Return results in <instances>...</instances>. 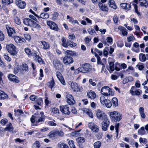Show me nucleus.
Wrapping results in <instances>:
<instances>
[{
  "label": "nucleus",
  "instance_id": "f257e3e1",
  "mask_svg": "<svg viewBox=\"0 0 148 148\" xmlns=\"http://www.w3.org/2000/svg\"><path fill=\"white\" fill-rule=\"evenodd\" d=\"M109 115L111 120L115 122L119 121L122 118V115L117 111L110 112Z\"/></svg>",
  "mask_w": 148,
  "mask_h": 148
},
{
  "label": "nucleus",
  "instance_id": "f03ea898",
  "mask_svg": "<svg viewBox=\"0 0 148 148\" xmlns=\"http://www.w3.org/2000/svg\"><path fill=\"white\" fill-rule=\"evenodd\" d=\"M32 19H24L23 23L25 25L30 26H33L38 28L40 27V25L34 21ZM35 20V19H33Z\"/></svg>",
  "mask_w": 148,
  "mask_h": 148
},
{
  "label": "nucleus",
  "instance_id": "7ed1b4c3",
  "mask_svg": "<svg viewBox=\"0 0 148 148\" xmlns=\"http://www.w3.org/2000/svg\"><path fill=\"white\" fill-rule=\"evenodd\" d=\"M6 48L8 51L11 55H14L16 54V48L13 44H10L7 45Z\"/></svg>",
  "mask_w": 148,
  "mask_h": 148
},
{
  "label": "nucleus",
  "instance_id": "20e7f679",
  "mask_svg": "<svg viewBox=\"0 0 148 148\" xmlns=\"http://www.w3.org/2000/svg\"><path fill=\"white\" fill-rule=\"evenodd\" d=\"M45 120L44 116H41L40 117H38L35 115H33L31 118V121L32 123L36 122V123L43 122Z\"/></svg>",
  "mask_w": 148,
  "mask_h": 148
},
{
  "label": "nucleus",
  "instance_id": "39448f33",
  "mask_svg": "<svg viewBox=\"0 0 148 148\" xmlns=\"http://www.w3.org/2000/svg\"><path fill=\"white\" fill-rule=\"evenodd\" d=\"M71 86L72 90L74 92H82L83 90V88L82 86L79 85L75 82H71Z\"/></svg>",
  "mask_w": 148,
  "mask_h": 148
},
{
  "label": "nucleus",
  "instance_id": "423d86ee",
  "mask_svg": "<svg viewBox=\"0 0 148 148\" xmlns=\"http://www.w3.org/2000/svg\"><path fill=\"white\" fill-rule=\"evenodd\" d=\"M77 70L79 72L86 73L90 70V66L89 64L86 63L82 65V67L78 68Z\"/></svg>",
  "mask_w": 148,
  "mask_h": 148
},
{
  "label": "nucleus",
  "instance_id": "0eeeda50",
  "mask_svg": "<svg viewBox=\"0 0 148 148\" xmlns=\"http://www.w3.org/2000/svg\"><path fill=\"white\" fill-rule=\"evenodd\" d=\"M96 116L97 118L99 119L104 120L108 118L105 113L99 109L96 111Z\"/></svg>",
  "mask_w": 148,
  "mask_h": 148
},
{
  "label": "nucleus",
  "instance_id": "6e6552de",
  "mask_svg": "<svg viewBox=\"0 0 148 148\" xmlns=\"http://www.w3.org/2000/svg\"><path fill=\"white\" fill-rule=\"evenodd\" d=\"M101 124L102 130L104 131H106L110 124V121L108 118L103 120Z\"/></svg>",
  "mask_w": 148,
  "mask_h": 148
},
{
  "label": "nucleus",
  "instance_id": "1a4fd4ad",
  "mask_svg": "<svg viewBox=\"0 0 148 148\" xmlns=\"http://www.w3.org/2000/svg\"><path fill=\"white\" fill-rule=\"evenodd\" d=\"M69 107L67 105L60 106V110L62 113L66 115H69L70 112L69 110Z\"/></svg>",
  "mask_w": 148,
  "mask_h": 148
},
{
  "label": "nucleus",
  "instance_id": "9d476101",
  "mask_svg": "<svg viewBox=\"0 0 148 148\" xmlns=\"http://www.w3.org/2000/svg\"><path fill=\"white\" fill-rule=\"evenodd\" d=\"M6 29L9 36L12 37L16 35V32L13 28L9 27L8 25H6Z\"/></svg>",
  "mask_w": 148,
  "mask_h": 148
},
{
  "label": "nucleus",
  "instance_id": "9b49d317",
  "mask_svg": "<svg viewBox=\"0 0 148 148\" xmlns=\"http://www.w3.org/2000/svg\"><path fill=\"white\" fill-rule=\"evenodd\" d=\"M89 127L93 132H97L99 131L98 127L95 123L92 122H90L88 124Z\"/></svg>",
  "mask_w": 148,
  "mask_h": 148
},
{
  "label": "nucleus",
  "instance_id": "f8f14e48",
  "mask_svg": "<svg viewBox=\"0 0 148 148\" xmlns=\"http://www.w3.org/2000/svg\"><path fill=\"white\" fill-rule=\"evenodd\" d=\"M110 88L108 86H104L101 88V92L104 95L107 96L110 95Z\"/></svg>",
  "mask_w": 148,
  "mask_h": 148
},
{
  "label": "nucleus",
  "instance_id": "ddd939ff",
  "mask_svg": "<svg viewBox=\"0 0 148 148\" xmlns=\"http://www.w3.org/2000/svg\"><path fill=\"white\" fill-rule=\"evenodd\" d=\"M47 24L51 29L55 31H58L59 29L57 25L55 23L52 21H47Z\"/></svg>",
  "mask_w": 148,
  "mask_h": 148
},
{
  "label": "nucleus",
  "instance_id": "4468645a",
  "mask_svg": "<svg viewBox=\"0 0 148 148\" xmlns=\"http://www.w3.org/2000/svg\"><path fill=\"white\" fill-rule=\"evenodd\" d=\"M130 92L132 95H139L141 93V91L136 90V87L134 86H133L132 87L130 90Z\"/></svg>",
  "mask_w": 148,
  "mask_h": 148
},
{
  "label": "nucleus",
  "instance_id": "2eb2a0df",
  "mask_svg": "<svg viewBox=\"0 0 148 148\" xmlns=\"http://www.w3.org/2000/svg\"><path fill=\"white\" fill-rule=\"evenodd\" d=\"M67 102L70 105H73L75 103V101L73 96L69 94L66 95Z\"/></svg>",
  "mask_w": 148,
  "mask_h": 148
},
{
  "label": "nucleus",
  "instance_id": "dca6fc26",
  "mask_svg": "<svg viewBox=\"0 0 148 148\" xmlns=\"http://www.w3.org/2000/svg\"><path fill=\"white\" fill-rule=\"evenodd\" d=\"M63 62L66 64H68L72 63L73 60V58L68 56H65L63 59Z\"/></svg>",
  "mask_w": 148,
  "mask_h": 148
},
{
  "label": "nucleus",
  "instance_id": "f3484780",
  "mask_svg": "<svg viewBox=\"0 0 148 148\" xmlns=\"http://www.w3.org/2000/svg\"><path fill=\"white\" fill-rule=\"evenodd\" d=\"M8 77L10 81L14 82L16 83H18L19 82L18 78L14 75H9L8 76Z\"/></svg>",
  "mask_w": 148,
  "mask_h": 148
},
{
  "label": "nucleus",
  "instance_id": "a211bd4d",
  "mask_svg": "<svg viewBox=\"0 0 148 148\" xmlns=\"http://www.w3.org/2000/svg\"><path fill=\"white\" fill-rule=\"evenodd\" d=\"M16 3L18 7L21 9L24 8L26 6V3L25 2L21 0L16 1Z\"/></svg>",
  "mask_w": 148,
  "mask_h": 148
},
{
  "label": "nucleus",
  "instance_id": "6ab92c4d",
  "mask_svg": "<svg viewBox=\"0 0 148 148\" xmlns=\"http://www.w3.org/2000/svg\"><path fill=\"white\" fill-rule=\"evenodd\" d=\"M53 64L56 69L60 70L61 69L62 66L58 60H54L53 61Z\"/></svg>",
  "mask_w": 148,
  "mask_h": 148
},
{
  "label": "nucleus",
  "instance_id": "aec40b11",
  "mask_svg": "<svg viewBox=\"0 0 148 148\" xmlns=\"http://www.w3.org/2000/svg\"><path fill=\"white\" fill-rule=\"evenodd\" d=\"M57 77L61 82V83L63 85H65V80L64 78L62 77V75L61 73L59 72H57L56 73Z\"/></svg>",
  "mask_w": 148,
  "mask_h": 148
},
{
  "label": "nucleus",
  "instance_id": "412c9836",
  "mask_svg": "<svg viewBox=\"0 0 148 148\" xmlns=\"http://www.w3.org/2000/svg\"><path fill=\"white\" fill-rule=\"evenodd\" d=\"M40 42L43 46L42 49L44 50H46L49 48L50 45L49 42L44 40L40 41Z\"/></svg>",
  "mask_w": 148,
  "mask_h": 148
},
{
  "label": "nucleus",
  "instance_id": "4be33fe9",
  "mask_svg": "<svg viewBox=\"0 0 148 148\" xmlns=\"http://www.w3.org/2000/svg\"><path fill=\"white\" fill-rule=\"evenodd\" d=\"M108 3L109 7L111 8L114 10L117 8V6L114 0H109L108 1Z\"/></svg>",
  "mask_w": 148,
  "mask_h": 148
},
{
  "label": "nucleus",
  "instance_id": "5701e85b",
  "mask_svg": "<svg viewBox=\"0 0 148 148\" xmlns=\"http://www.w3.org/2000/svg\"><path fill=\"white\" fill-rule=\"evenodd\" d=\"M12 37L14 38V40L16 43H20L24 42L25 41V40L24 38H21L18 36H16V35Z\"/></svg>",
  "mask_w": 148,
  "mask_h": 148
},
{
  "label": "nucleus",
  "instance_id": "b1692460",
  "mask_svg": "<svg viewBox=\"0 0 148 148\" xmlns=\"http://www.w3.org/2000/svg\"><path fill=\"white\" fill-rule=\"evenodd\" d=\"M14 128L11 123H10L6 125V127L4 129L5 131H7L10 132H12Z\"/></svg>",
  "mask_w": 148,
  "mask_h": 148
},
{
  "label": "nucleus",
  "instance_id": "393cba45",
  "mask_svg": "<svg viewBox=\"0 0 148 148\" xmlns=\"http://www.w3.org/2000/svg\"><path fill=\"white\" fill-rule=\"evenodd\" d=\"M120 5L122 8L125 9L127 10H129L131 7L130 4L126 3H121L120 4Z\"/></svg>",
  "mask_w": 148,
  "mask_h": 148
},
{
  "label": "nucleus",
  "instance_id": "a878e982",
  "mask_svg": "<svg viewBox=\"0 0 148 148\" xmlns=\"http://www.w3.org/2000/svg\"><path fill=\"white\" fill-rule=\"evenodd\" d=\"M99 6L101 10L103 11H107L108 10V8L105 5L102 3L99 2Z\"/></svg>",
  "mask_w": 148,
  "mask_h": 148
},
{
  "label": "nucleus",
  "instance_id": "bb28decb",
  "mask_svg": "<svg viewBox=\"0 0 148 148\" xmlns=\"http://www.w3.org/2000/svg\"><path fill=\"white\" fill-rule=\"evenodd\" d=\"M118 29L119 30H120L121 31V32L123 36H127L128 33L126 29L124 27L119 26L118 28Z\"/></svg>",
  "mask_w": 148,
  "mask_h": 148
},
{
  "label": "nucleus",
  "instance_id": "cd10ccee",
  "mask_svg": "<svg viewBox=\"0 0 148 148\" xmlns=\"http://www.w3.org/2000/svg\"><path fill=\"white\" fill-rule=\"evenodd\" d=\"M88 97L91 99H94L96 98V94L94 92L90 91L87 93Z\"/></svg>",
  "mask_w": 148,
  "mask_h": 148
},
{
  "label": "nucleus",
  "instance_id": "c85d7f7f",
  "mask_svg": "<svg viewBox=\"0 0 148 148\" xmlns=\"http://www.w3.org/2000/svg\"><path fill=\"white\" fill-rule=\"evenodd\" d=\"M139 112L140 114L141 117L143 119L145 118L146 115L144 113V110L143 107H140L139 109Z\"/></svg>",
  "mask_w": 148,
  "mask_h": 148
},
{
  "label": "nucleus",
  "instance_id": "c756f323",
  "mask_svg": "<svg viewBox=\"0 0 148 148\" xmlns=\"http://www.w3.org/2000/svg\"><path fill=\"white\" fill-rule=\"evenodd\" d=\"M114 62H110L109 63V68L108 69V70L110 73H112L114 70Z\"/></svg>",
  "mask_w": 148,
  "mask_h": 148
},
{
  "label": "nucleus",
  "instance_id": "7c9ffc66",
  "mask_svg": "<svg viewBox=\"0 0 148 148\" xmlns=\"http://www.w3.org/2000/svg\"><path fill=\"white\" fill-rule=\"evenodd\" d=\"M146 134V132L144 127H142L138 130V135H143Z\"/></svg>",
  "mask_w": 148,
  "mask_h": 148
},
{
  "label": "nucleus",
  "instance_id": "2f4dec72",
  "mask_svg": "<svg viewBox=\"0 0 148 148\" xmlns=\"http://www.w3.org/2000/svg\"><path fill=\"white\" fill-rule=\"evenodd\" d=\"M139 59L140 61L144 62L146 60L145 55L142 53H140L139 55Z\"/></svg>",
  "mask_w": 148,
  "mask_h": 148
},
{
  "label": "nucleus",
  "instance_id": "473e14b6",
  "mask_svg": "<svg viewBox=\"0 0 148 148\" xmlns=\"http://www.w3.org/2000/svg\"><path fill=\"white\" fill-rule=\"evenodd\" d=\"M139 2L141 6H144L146 8L148 7V4L146 0H140Z\"/></svg>",
  "mask_w": 148,
  "mask_h": 148
},
{
  "label": "nucleus",
  "instance_id": "72a5a7b5",
  "mask_svg": "<svg viewBox=\"0 0 148 148\" xmlns=\"http://www.w3.org/2000/svg\"><path fill=\"white\" fill-rule=\"evenodd\" d=\"M50 111L53 114H58L59 113V110L55 107L51 108Z\"/></svg>",
  "mask_w": 148,
  "mask_h": 148
},
{
  "label": "nucleus",
  "instance_id": "f704fd0d",
  "mask_svg": "<svg viewBox=\"0 0 148 148\" xmlns=\"http://www.w3.org/2000/svg\"><path fill=\"white\" fill-rule=\"evenodd\" d=\"M55 84L54 80L53 77L52 78V79L47 83L48 86L51 89L55 86Z\"/></svg>",
  "mask_w": 148,
  "mask_h": 148
},
{
  "label": "nucleus",
  "instance_id": "c9c22d12",
  "mask_svg": "<svg viewBox=\"0 0 148 148\" xmlns=\"http://www.w3.org/2000/svg\"><path fill=\"white\" fill-rule=\"evenodd\" d=\"M83 109V111H86V113L88 114L90 117L91 118H93V114L90 110L88 109H87L86 108H84Z\"/></svg>",
  "mask_w": 148,
  "mask_h": 148
},
{
  "label": "nucleus",
  "instance_id": "e433bc0d",
  "mask_svg": "<svg viewBox=\"0 0 148 148\" xmlns=\"http://www.w3.org/2000/svg\"><path fill=\"white\" fill-rule=\"evenodd\" d=\"M58 148H69L68 146L64 143H59L58 145Z\"/></svg>",
  "mask_w": 148,
  "mask_h": 148
},
{
  "label": "nucleus",
  "instance_id": "4c0bfd02",
  "mask_svg": "<svg viewBox=\"0 0 148 148\" xmlns=\"http://www.w3.org/2000/svg\"><path fill=\"white\" fill-rule=\"evenodd\" d=\"M104 105H105L107 108H110L111 107L112 104L110 101L109 99H107L105 101V104Z\"/></svg>",
  "mask_w": 148,
  "mask_h": 148
},
{
  "label": "nucleus",
  "instance_id": "58836bf2",
  "mask_svg": "<svg viewBox=\"0 0 148 148\" xmlns=\"http://www.w3.org/2000/svg\"><path fill=\"white\" fill-rule=\"evenodd\" d=\"M112 102L113 105L115 107H116L118 106V101L116 97H114L112 99Z\"/></svg>",
  "mask_w": 148,
  "mask_h": 148
},
{
  "label": "nucleus",
  "instance_id": "ea45409f",
  "mask_svg": "<svg viewBox=\"0 0 148 148\" xmlns=\"http://www.w3.org/2000/svg\"><path fill=\"white\" fill-rule=\"evenodd\" d=\"M76 140L78 143H83L85 141V138L83 137H80L77 138Z\"/></svg>",
  "mask_w": 148,
  "mask_h": 148
},
{
  "label": "nucleus",
  "instance_id": "a19ab883",
  "mask_svg": "<svg viewBox=\"0 0 148 148\" xmlns=\"http://www.w3.org/2000/svg\"><path fill=\"white\" fill-rule=\"evenodd\" d=\"M35 60L37 61L38 63L41 64H43L44 61L42 60V58L39 56L36 55L35 56Z\"/></svg>",
  "mask_w": 148,
  "mask_h": 148
},
{
  "label": "nucleus",
  "instance_id": "79ce46f5",
  "mask_svg": "<svg viewBox=\"0 0 148 148\" xmlns=\"http://www.w3.org/2000/svg\"><path fill=\"white\" fill-rule=\"evenodd\" d=\"M68 45L71 47H74L77 46V44L70 40L67 41Z\"/></svg>",
  "mask_w": 148,
  "mask_h": 148
},
{
  "label": "nucleus",
  "instance_id": "37998d69",
  "mask_svg": "<svg viewBox=\"0 0 148 148\" xmlns=\"http://www.w3.org/2000/svg\"><path fill=\"white\" fill-rule=\"evenodd\" d=\"M2 4L4 5H9L10 3H12L13 2V0H2Z\"/></svg>",
  "mask_w": 148,
  "mask_h": 148
},
{
  "label": "nucleus",
  "instance_id": "c03bdc74",
  "mask_svg": "<svg viewBox=\"0 0 148 148\" xmlns=\"http://www.w3.org/2000/svg\"><path fill=\"white\" fill-rule=\"evenodd\" d=\"M40 146V144L38 141H36L33 144L32 148H39Z\"/></svg>",
  "mask_w": 148,
  "mask_h": 148
},
{
  "label": "nucleus",
  "instance_id": "a18cd8bd",
  "mask_svg": "<svg viewBox=\"0 0 148 148\" xmlns=\"http://www.w3.org/2000/svg\"><path fill=\"white\" fill-rule=\"evenodd\" d=\"M40 16L42 18H48L49 15L47 13H42L40 14Z\"/></svg>",
  "mask_w": 148,
  "mask_h": 148
},
{
  "label": "nucleus",
  "instance_id": "49530a36",
  "mask_svg": "<svg viewBox=\"0 0 148 148\" xmlns=\"http://www.w3.org/2000/svg\"><path fill=\"white\" fill-rule=\"evenodd\" d=\"M62 43V45L65 47H67L68 46V44H66V40L65 38L63 37L61 39Z\"/></svg>",
  "mask_w": 148,
  "mask_h": 148
},
{
  "label": "nucleus",
  "instance_id": "de8ad7c7",
  "mask_svg": "<svg viewBox=\"0 0 148 148\" xmlns=\"http://www.w3.org/2000/svg\"><path fill=\"white\" fill-rule=\"evenodd\" d=\"M101 145V143L99 141L96 142L94 144V148H99Z\"/></svg>",
  "mask_w": 148,
  "mask_h": 148
},
{
  "label": "nucleus",
  "instance_id": "09e8293b",
  "mask_svg": "<svg viewBox=\"0 0 148 148\" xmlns=\"http://www.w3.org/2000/svg\"><path fill=\"white\" fill-rule=\"evenodd\" d=\"M22 70L24 71H26L28 70V68L27 64H23L22 66Z\"/></svg>",
  "mask_w": 148,
  "mask_h": 148
},
{
  "label": "nucleus",
  "instance_id": "8fccbe9b",
  "mask_svg": "<svg viewBox=\"0 0 148 148\" xmlns=\"http://www.w3.org/2000/svg\"><path fill=\"white\" fill-rule=\"evenodd\" d=\"M106 99L103 96H102L100 97V100L102 105H104V104H105V101H106Z\"/></svg>",
  "mask_w": 148,
  "mask_h": 148
},
{
  "label": "nucleus",
  "instance_id": "3c124183",
  "mask_svg": "<svg viewBox=\"0 0 148 148\" xmlns=\"http://www.w3.org/2000/svg\"><path fill=\"white\" fill-rule=\"evenodd\" d=\"M87 31L88 33L91 35H93L95 34V30L91 28L88 29Z\"/></svg>",
  "mask_w": 148,
  "mask_h": 148
},
{
  "label": "nucleus",
  "instance_id": "603ef678",
  "mask_svg": "<svg viewBox=\"0 0 148 148\" xmlns=\"http://www.w3.org/2000/svg\"><path fill=\"white\" fill-rule=\"evenodd\" d=\"M68 38L70 40H73L75 39V37L74 34L73 33L69 34Z\"/></svg>",
  "mask_w": 148,
  "mask_h": 148
},
{
  "label": "nucleus",
  "instance_id": "864d4df0",
  "mask_svg": "<svg viewBox=\"0 0 148 148\" xmlns=\"http://www.w3.org/2000/svg\"><path fill=\"white\" fill-rule=\"evenodd\" d=\"M91 38H89L88 37L86 36L84 40L85 43L88 45H89V43L91 41Z\"/></svg>",
  "mask_w": 148,
  "mask_h": 148
},
{
  "label": "nucleus",
  "instance_id": "5fc2aeb1",
  "mask_svg": "<svg viewBox=\"0 0 148 148\" xmlns=\"http://www.w3.org/2000/svg\"><path fill=\"white\" fill-rule=\"evenodd\" d=\"M37 104L38 105L41 106L43 104V100L41 98H39L37 99L36 101Z\"/></svg>",
  "mask_w": 148,
  "mask_h": 148
},
{
  "label": "nucleus",
  "instance_id": "6e6d98bb",
  "mask_svg": "<svg viewBox=\"0 0 148 148\" xmlns=\"http://www.w3.org/2000/svg\"><path fill=\"white\" fill-rule=\"evenodd\" d=\"M8 121L6 119H3L1 120L0 123L3 126L5 125L8 122Z\"/></svg>",
  "mask_w": 148,
  "mask_h": 148
},
{
  "label": "nucleus",
  "instance_id": "4d7b16f0",
  "mask_svg": "<svg viewBox=\"0 0 148 148\" xmlns=\"http://www.w3.org/2000/svg\"><path fill=\"white\" fill-rule=\"evenodd\" d=\"M74 51H71L70 50H67L64 52V53L65 55H69L71 56H72L74 54Z\"/></svg>",
  "mask_w": 148,
  "mask_h": 148
},
{
  "label": "nucleus",
  "instance_id": "13d9d810",
  "mask_svg": "<svg viewBox=\"0 0 148 148\" xmlns=\"http://www.w3.org/2000/svg\"><path fill=\"white\" fill-rule=\"evenodd\" d=\"M25 51L26 53L28 55H31L32 53L31 49L28 48H25Z\"/></svg>",
  "mask_w": 148,
  "mask_h": 148
},
{
  "label": "nucleus",
  "instance_id": "bf43d9fd",
  "mask_svg": "<svg viewBox=\"0 0 148 148\" xmlns=\"http://www.w3.org/2000/svg\"><path fill=\"white\" fill-rule=\"evenodd\" d=\"M8 96L4 92H3V93H2L1 95V97H0V99L3 100L5 98H8Z\"/></svg>",
  "mask_w": 148,
  "mask_h": 148
},
{
  "label": "nucleus",
  "instance_id": "052dcab7",
  "mask_svg": "<svg viewBox=\"0 0 148 148\" xmlns=\"http://www.w3.org/2000/svg\"><path fill=\"white\" fill-rule=\"evenodd\" d=\"M4 58L7 61L10 62L11 60V59L8 56L7 53H4L3 55Z\"/></svg>",
  "mask_w": 148,
  "mask_h": 148
},
{
  "label": "nucleus",
  "instance_id": "680f3d73",
  "mask_svg": "<svg viewBox=\"0 0 148 148\" xmlns=\"http://www.w3.org/2000/svg\"><path fill=\"white\" fill-rule=\"evenodd\" d=\"M5 39V36L3 32L0 30V41H3Z\"/></svg>",
  "mask_w": 148,
  "mask_h": 148
},
{
  "label": "nucleus",
  "instance_id": "e2e57ef3",
  "mask_svg": "<svg viewBox=\"0 0 148 148\" xmlns=\"http://www.w3.org/2000/svg\"><path fill=\"white\" fill-rule=\"evenodd\" d=\"M133 5H134V8L135 12L138 15H140V12H138V9H137L138 7H137V5L135 3Z\"/></svg>",
  "mask_w": 148,
  "mask_h": 148
},
{
  "label": "nucleus",
  "instance_id": "0e129e2a",
  "mask_svg": "<svg viewBox=\"0 0 148 148\" xmlns=\"http://www.w3.org/2000/svg\"><path fill=\"white\" fill-rule=\"evenodd\" d=\"M119 123H116L115 125V129L116 130V135L117 136L118 134V130H119Z\"/></svg>",
  "mask_w": 148,
  "mask_h": 148
},
{
  "label": "nucleus",
  "instance_id": "69168bd1",
  "mask_svg": "<svg viewBox=\"0 0 148 148\" xmlns=\"http://www.w3.org/2000/svg\"><path fill=\"white\" fill-rule=\"evenodd\" d=\"M71 148L74 147L75 146V145L74 143V142L72 140H70L68 142Z\"/></svg>",
  "mask_w": 148,
  "mask_h": 148
},
{
  "label": "nucleus",
  "instance_id": "338daca9",
  "mask_svg": "<svg viewBox=\"0 0 148 148\" xmlns=\"http://www.w3.org/2000/svg\"><path fill=\"white\" fill-rule=\"evenodd\" d=\"M106 40L107 42L111 45L112 44L113 39L112 38L110 37H108L106 38Z\"/></svg>",
  "mask_w": 148,
  "mask_h": 148
},
{
  "label": "nucleus",
  "instance_id": "774afa93",
  "mask_svg": "<svg viewBox=\"0 0 148 148\" xmlns=\"http://www.w3.org/2000/svg\"><path fill=\"white\" fill-rule=\"evenodd\" d=\"M25 38L28 40H30L31 38V36L28 34H25L24 35Z\"/></svg>",
  "mask_w": 148,
  "mask_h": 148
}]
</instances>
